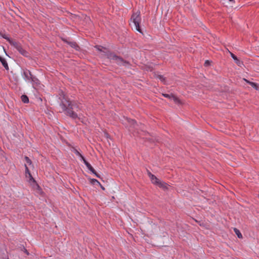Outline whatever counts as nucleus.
<instances>
[{"label":"nucleus","instance_id":"f257e3e1","mask_svg":"<svg viewBox=\"0 0 259 259\" xmlns=\"http://www.w3.org/2000/svg\"><path fill=\"white\" fill-rule=\"evenodd\" d=\"M60 100V106L62 109V111L65 112L66 114L73 119H76L78 117L77 114L73 111L76 104L72 102L64 94L60 95L59 98Z\"/></svg>","mask_w":259,"mask_h":259},{"label":"nucleus","instance_id":"f03ea898","mask_svg":"<svg viewBox=\"0 0 259 259\" xmlns=\"http://www.w3.org/2000/svg\"><path fill=\"white\" fill-rule=\"evenodd\" d=\"M127 122L130 124V128H131L130 130H133L134 132L138 134H140V131L143 133L144 135H146L147 133L144 131V125L140 123H138L135 120L127 118Z\"/></svg>","mask_w":259,"mask_h":259},{"label":"nucleus","instance_id":"7ed1b4c3","mask_svg":"<svg viewBox=\"0 0 259 259\" xmlns=\"http://www.w3.org/2000/svg\"><path fill=\"white\" fill-rule=\"evenodd\" d=\"M127 122L130 124V128H131L130 130H133L134 132L138 134H140V131L143 133L144 135H146L147 133L144 131V125L140 123H138L135 120L127 118Z\"/></svg>","mask_w":259,"mask_h":259},{"label":"nucleus","instance_id":"20e7f679","mask_svg":"<svg viewBox=\"0 0 259 259\" xmlns=\"http://www.w3.org/2000/svg\"><path fill=\"white\" fill-rule=\"evenodd\" d=\"M107 57L109 59L115 60L116 63L118 65H120V64H122L123 66H125L130 65V63L128 61L124 60L122 58L117 56L113 53L108 52L107 54Z\"/></svg>","mask_w":259,"mask_h":259},{"label":"nucleus","instance_id":"39448f33","mask_svg":"<svg viewBox=\"0 0 259 259\" xmlns=\"http://www.w3.org/2000/svg\"><path fill=\"white\" fill-rule=\"evenodd\" d=\"M131 20L134 22L136 30L141 33H143L140 24L141 23V18L140 17V12L137 11L136 13H134L132 16Z\"/></svg>","mask_w":259,"mask_h":259},{"label":"nucleus","instance_id":"423d86ee","mask_svg":"<svg viewBox=\"0 0 259 259\" xmlns=\"http://www.w3.org/2000/svg\"><path fill=\"white\" fill-rule=\"evenodd\" d=\"M62 40L64 42L69 45L72 48L75 49L76 51H78L80 50L79 46L77 44V43L75 41H70L67 40V39L62 38Z\"/></svg>","mask_w":259,"mask_h":259},{"label":"nucleus","instance_id":"0eeeda50","mask_svg":"<svg viewBox=\"0 0 259 259\" xmlns=\"http://www.w3.org/2000/svg\"><path fill=\"white\" fill-rule=\"evenodd\" d=\"M25 174L26 176L27 177V174L28 175V177L29 178V182H33L34 183H36L35 180L33 179L32 177L28 167H27L26 164H25Z\"/></svg>","mask_w":259,"mask_h":259},{"label":"nucleus","instance_id":"6e6552de","mask_svg":"<svg viewBox=\"0 0 259 259\" xmlns=\"http://www.w3.org/2000/svg\"><path fill=\"white\" fill-rule=\"evenodd\" d=\"M230 54V55L231 56V57L234 60V61H235V63L239 66H241V65H243V62L240 61L239 59H238L237 58V57L232 53H231V52L229 51Z\"/></svg>","mask_w":259,"mask_h":259},{"label":"nucleus","instance_id":"1a4fd4ad","mask_svg":"<svg viewBox=\"0 0 259 259\" xmlns=\"http://www.w3.org/2000/svg\"><path fill=\"white\" fill-rule=\"evenodd\" d=\"M9 42L13 46H14L17 50L20 48L21 46V44L14 40H13L12 38L11 39H9Z\"/></svg>","mask_w":259,"mask_h":259},{"label":"nucleus","instance_id":"9d476101","mask_svg":"<svg viewBox=\"0 0 259 259\" xmlns=\"http://www.w3.org/2000/svg\"><path fill=\"white\" fill-rule=\"evenodd\" d=\"M155 185L158 186L160 188H162L164 190H166L167 189V184L166 183L160 181L159 180L158 181V183H156Z\"/></svg>","mask_w":259,"mask_h":259},{"label":"nucleus","instance_id":"9b49d317","mask_svg":"<svg viewBox=\"0 0 259 259\" xmlns=\"http://www.w3.org/2000/svg\"><path fill=\"white\" fill-rule=\"evenodd\" d=\"M23 76L26 80H30V76H32L31 72L27 69H26L23 72Z\"/></svg>","mask_w":259,"mask_h":259},{"label":"nucleus","instance_id":"f8f14e48","mask_svg":"<svg viewBox=\"0 0 259 259\" xmlns=\"http://www.w3.org/2000/svg\"><path fill=\"white\" fill-rule=\"evenodd\" d=\"M0 62H1L4 68L6 69V70H8L9 69L7 62L4 58H3L1 56H0Z\"/></svg>","mask_w":259,"mask_h":259},{"label":"nucleus","instance_id":"ddd939ff","mask_svg":"<svg viewBox=\"0 0 259 259\" xmlns=\"http://www.w3.org/2000/svg\"><path fill=\"white\" fill-rule=\"evenodd\" d=\"M17 51L23 56L25 57H27L28 55V53L23 49L22 46H21L19 49H17Z\"/></svg>","mask_w":259,"mask_h":259},{"label":"nucleus","instance_id":"4468645a","mask_svg":"<svg viewBox=\"0 0 259 259\" xmlns=\"http://www.w3.org/2000/svg\"><path fill=\"white\" fill-rule=\"evenodd\" d=\"M245 80L255 90H257L258 89V85L257 83L254 82L248 81L246 79H245Z\"/></svg>","mask_w":259,"mask_h":259},{"label":"nucleus","instance_id":"2eb2a0df","mask_svg":"<svg viewBox=\"0 0 259 259\" xmlns=\"http://www.w3.org/2000/svg\"><path fill=\"white\" fill-rule=\"evenodd\" d=\"M150 178L151 179L152 183L154 184L157 183L158 181L159 180V179L157 178L154 175H151Z\"/></svg>","mask_w":259,"mask_h":259},{"label":"nucleus","instance_id":"dca6fc26","mask_svg":"<svg viewBox=\"0 0 259 259\" xmlns=\"http://www.w3.org/2000/svg\"><path fill=\"white\" fill-rule=\"evenodd\" d=\"M21 99L22 101L24 103H29V98L27 95H22L21 97Z\"/></svg>","mask_w":259,"mask_h":259},{"label":"nucleus","instance_id":"f3484780","mask_svg":"<svg viewBox=\"0 0 259 259\" xmlns=\"http://www.w3.org/2000/svg\"><path fill=\"white\" fill-rule=\"evenodd\" d=\"M170 99L172 100L176 103L181 104V101L173 94H171Z\"/></svg>","mask_w":259,"mask_h":259},{"label":"nucleus","instance_id":"a211bd4d","mask_svg":"<svg viewBox=\"0 0 259 259\" xmlns=\"http://www.w3.org/2000/svg\"><path fill=\"white\" fill-rule=\"evenodd\" d=\"M90 181L91 184L92 185H101L100 183L96 179H90Z\"/></svg>","mask_w":259,"mask_h":259},{"label":"nucleus","instance_id":"6ab92c4d","mask_svg":"<svg viewBox=\"0 0 259 259\" xmlns=\"http://www.w3.org/2000/svg\"><path fill=\"white\" fill-rule=\"evenodd\" d=\"M234 231L239 238H242V235L238 229L235 228H234Z\"/></svg>","mask_w":259,"mask_h":259},{"label":"nucleus","instance_id":"aec40b11","mask_svg":"<svg viewBox=\"0 0 259 259\" xmlns=\"http://www.w3.org/2000/svg\"><path fill=\"white\" fill-rule=\"evenodd\" d=\"M82 161H83V163H84V164L86 165V166L87 167V168L89 169V168H91V167L92 166V165L89 163V162H88L86 159H85L84 157H82Z\"/></svg>","mask_w":259,"mask_h":259},{"label":"nucleus","instance_id":"412c9836","mask_svg":"<svg viewBox=\"0 0 259 259\" xmlns=\"http://www.w3.org/2000/svg\"><path fill=\"white\" fill-rule=\"evenodd\" d=\"M0 36L3 37L4 38L6 39L8 42L9 39H11V38L8 37L7 35H6L5 34H3L2 32H0Z\"/></svg>","mask_w":259,"mask_h":259},{"label":"nucleus","instance_id":"4be33fe9","mask_svg":"<svg viewBox=\"0 0 259 259\" xmlns=\"http://www.w3.org/2000/svg\"><path fill=\"white\" fill-rule=\"evenodd\" d=\"M74 153L77 156L80 157L82 159V157H84L82 155H81L76 149H73Z\"/></svg>","mask_w":259,"mask_h":259},{"label":"nucleus","instance_id":"5701e85b","mask_svg":"<svg viewBox=\"0 0 259 259\" xmlns=\"http://www.w3.org/2000/svg\"><path fill=\"white\" fill-rule=\"evenodd\" d=\"M24 158L27 164H28L29 165L32 164V161L28 157L25 156Z\"/></svg>","mask_w":259,"mask_h":259},{"label":"nucleus","instance_id":"b1692460","mask_svg":"<svg viewBox=\"0 0 259 259\" xmlns=\"http://www.w3.org/2000/svg\"><path fill=\"white\" fill-rule=\"evenodd\" d=\"M30 80H31L32 82L36 83L38 81V79L36 77L34 76L33 75L32 76H30Z\"/></svg>","mask_w":259,"mask_h":259},{"label":"nucleus","instance_id":"393cba45","mask_svg":"<svg viewBox=\"0 0 259 259\" xmlns=\"http://www.w3.org/2000/svg\"><path fill=\"white\" fill-rule=\"evenodd\" d=\"M21 248V250L23 251L27 255H29V252L28 251V250L25 248V247L24 246H22V247H20Z\"/></svg>","mask_w":259,"mask_h":259},{"label":"nucleus","instance_id":"a878e982","mask_svg":"<svg viewBox=\"0 0 259 259\" xmlns=\"http://www.w3.org/2000/svg\"><path fill=\"white\" fill-rule=\"evenodd\" d=\"M89 170H90L93 174H95L96 170L95 169L92 167V166L91 167V168H89Z\"/></svg>","mask_w":259,"mask_h":259},{"label":"nucleus","instance_id":"bb28decb","mask_svg":"<svg viewBox=\"0 0 259 259\" xmlns=\"http://www.w3.org/2000/svg\"><path fill=\"white\" fill-rule=\"evenodd\" d=\"M163 96L166 98H168L169 99H171V94H163Z\"/></svg>","mask_w":259,"mask_h":259},{"label":"nucleus","instance_id":"cd10ccee","mask_svg":"<svg viewBox=\"0 0 259 259\" xmlns=\"http://www.w3.org/2000/svg\"><path fill=\"white\" fill-rule=\"evenodd\" d=\"M210 62L208 60H206L204 63L205 66H208L210 64Z\"/></svg>","mask_w":259,"mask_h":259},{"label":"nucleus","instance_id":"c85d7f7f","mask_svg":"<svg viewBox=\"0 0 259 259\" xmlns=\"http://www.w3.org/2000/svg\"><path fill=\"white\" fill-rule=\"evenodd\" d=\"M145 139H146V140H147V141H149V142H153V139H151V138H147V137H146V138H145Z\"/></svg>","mask_w":259,"mask_h":259},{"label":"nucleus","instance_id":"c756f323","mask_svg":"<svg viewBox=\"0 0 259 259\" xmlns=\"http://www.w3.org/2000/svg\"><path fill=\"white\" fill-rule=\"evenodd\" d=\"M97 178H100V176L96 171L95 174H94Z\"/></svg>","mask_w":259,"mask_h":259},{"label":"nucleus","instance_id":"7c9ffc66","mask_svg":"<svg viewBox=\"0 0 259 259\" xmlns=\"http://www.w3.org/2000/svg\"><path fill=\"white\" fill-rule=\"evenodd\" d=\"M159 78L162 80L163 81L164 80V78L162 75H159Z\"/></svg>","mask_w":259,"mask_h":259},{"label":"nucleus","instance_id":"2f4dec72","mask_svg":"<svg viewBox=\"0 0 259 259\" xmlns=\"http://www.w3.org/2000/svg\"><path fill=\"white\" fill-rule=\"evenodd\" d=\"M99 186L101 187V188H102V190H105L104 187L103 186H102L101 184V185H99Z\"/></svg>","mask_w":259,"mask_h":259},{"label":"nucleus","instance_id":"473e14b6","mask_svg":"<svg viewBox=\"0 0 259 259\" xmlns=\"http://www.w3.org/2000/svg\"><path fill=\"white\" fill-rule=\"evenodd\" d=\"M148 176H149V177H150L151 175H152V174L150 172H149V171H148Z\"/></svg>","mask_w":259,"mask_h":259},{"label":"nucleus","instance_id":"72a5a7b5","mask_svg":"<svg viewBox=\"0 0 259 259\" xmlns=\"http://www.w3.org/2000/svg\"><path fill=\"white\" fill-rule=\"evenodd\" d=\"M4 51H5V53H6V55L8 56V54H7V53H6V51H5V49H4Z\"/></svg>","mask_w":259,"mask_h":259},{"label":"nucleus","instance_id":"f704fd0d","mask_svg":"<svg viewBox=\"0 0 259 259\" xmlns=\"http://www.w3.org/2000/svg\"><path fill=\"white\" fill-rule=\"evenodd\" d=\"M106 137H107V138H108V137H109V135H108V134H106Z\"/></svg>","mask_w":259,"mask_h":259},{"label":"nucleus","instance_id":"c9c22d12","mask_svg":"<svg viewBox=\"0 0 259 259\" xmlns=\"http://www.w3.org/2000/svg\"><path fill=\"white\" fill-rule=\"evenodd\" d=\"M234 0H229L230 2H233Z\"/></svg>","mask_w":259,"mask_h":259}]
</instances>
